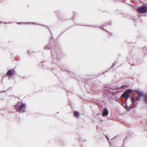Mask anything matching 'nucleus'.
Segmentation results:
<instances>
[{
    "mask_svg": "<svg viewBox=\"0 0 147 147\" xmlns=\"http://www.w3.org/2000/svg\"><path fill=\"white\" fill-rule=\"evenodd\" d=\"M133 92V90L130 89H127L125 91L122 95L121 97L123 98H126L125 101V106L126 107H127V101L130 95V93Z\"/></svg>",
    "mask_w": 147,
    "mask_h": 147,
    "instance_id": "nucleus-1",
    "label": "nucleus"
},
{
    "mask_svg": "<svg viewBox=\"0 0 147 147\" xmlns=\"http://www.w3.org/2000/svg\"><path fill=\"white\" fill-rule=\"evenodd\" d=\"M137 11L142 13H147V6L142 5L141 7L138 8Z\"/></svg>",
    "mask_w": 147,
    "mask_h": 147,
    "instance_id": "nucleus-2",
    "label": "nucleus"
},
{
    "mask_svg": "<svg viewBox=\"0 0 147 147\" xmlns=\"http://www.w3.org/2000/svg\"><path fill=\"white\" fill-rule=\"evenodd\" d=\"M109 111L106 109H105L102 113V116L105 117L107 116L109 114Z\"/></svg>",
    "mask_w": 147,
    "mask_h": 147,
    "instance_id": "nucleus-3",
    "label": "nucleus"
},
{
    "mask_svg": "<svg viewBox=\"0 0 147 147\" xmlns=\"http://www.w3.org/2000/svg\"><path fill=\"white\" fill-rule=\"evenodd\" d=\"M135 92L137 93L138 96H139L140 97H143L144 95V94L142 93V92L140 91L137 90H135Z\"/></svg>",
    "mask_w": 147,
    "mask_h": 147,
    "instance_id": "nucleus-4",
    "label": "nucleus"
},
{
    "mask_svg": "<svg viewBox=\"0 0 147 147\" xmlns=\"http://www.w3.org/2000/svg\"><path fill=\"white\" fill-rule=\"evenodd\" d=\"M26 106V104L23 103L20 105H19V108H18V111L20 112H21L22 109L24 107Z\"/></svg>",
    "mask_w": 147,
    "mask_h": 147,
    "instance_id": "nucleus-5",
    "label": "nucleus"
},
{
    "mask_svg": "<svg viewBox=\"0 0 147 147\" xmlns=\"http://www.w3.org/2000/svg\"><path fill=\"white\" fill-rule=\"evenodd\" d=\"M13 72L11 70H9L7 71V74L9 77H10L12 75Z\"/></svg>",
    "mask_w": 147,
    "mask_h": 147,
    "instance_id": "nucleus-6",
    "label": "nucleus"
},
{
    "mask_svg": "<svg viewBox=\"0 0 147 147\" xmlns=\"http://www.w3.org/2000/svg\"><path fill=\"white\" fill-rule=\"evenodd\" d=\"M143 97L144 98L143 100L147 102V94H145Z\"/></svg>",
    "mask_w": 147,
    "mask_h": 147,
    "instance_id": "nucleus-7",
    "label": "nucleus"
},
{
    "mask_svg": "<svg viewBox=\"0 0 147 147\" xmlns=\"http://www.w3.org/2000/svg\"><path fill=\"white\" fill-rule=\"evenodd\" d=\"M108 25H109L111 26V23L110 22V23H106V24H104L103 25V26H102V28L103 29H105L103 28V27H105V26H107Z\"/></svg>",
    "mask_w": 147,
    "mask_h": 147,
    "instance_id": "nucleus-8",
    "label": "nucleus"
},
{
    "mask_svg": "<svg viewBox=\"0 0 147 147\" xmlns=\"http://www.w3.org/2000/svg\"><path fill=\"white\" fill-rule=\"evenodd\" d=\"M19 105H20L17 103L15 106L16 109L18 111V108H19Z\"/></svg>",
    "mask_w": 147,
    "mask_h": 147,
    "instance_id": "nucleus-9",
    "label": "nucleus"
},
{
    "mask_svg": "<svg viewBox=\"0 0 147 147\" xmlns=\"http://www.w3.org/2000/svg\"><path fill=\"white\" fill-rule=\"evenodd\" d=\"M127 85H122L119 87V88H121V89H125L127 88Z\"/></svg>",
    "mask_w": 147,
    "mask_h": 147,
    "instance_id": "nucleus-10",
    "label": "nucleus"
},
{
    "mask_svg": "<svg viewBox=\"0 0 147 147\" xmlns=\"http://www.w3.org/2000/svg\"><path fill=\"white\" fill-rule=\"evenodd\" d=\"M131 100L132 101V103L133 104H134L135 103V102L136 101V99L135 97H132L131 98Z\"/></svg>",
    "mask_w": 147,
    "mask_h": 147,
    "instance_id": "nucleus-11",
    "label": "nucleus"
},
{
    "mask_svg": "<svg viewBox=\"0 0 147 147\" xmlns=\"http://www.w3.org/2000/svg\"><path fill=\"white\" fill-rule=\"evenodd\" d=\"M74 114L75 116L76 117H78L79 115V113L77 112H75Z\"/></svg>",
    "mask_w": 147,
    "mask_h": 147,
    "instance_id": "nucleus-12",
    "label": "nucleus"
},
{
    "mask_svg": "<svg viewBox=\"0 0 147 147\" xmlns=\"http://www.w3.org/2000/svg\"><path fill=\"white\" fill-rule=\"evenodd\" d=\"M135 98L136 101H138L140 99V97L138 96H137L136 98Z\"/></svg>",
    "mask_w": 147,
    "mask_h": 147,
    "instance_id": "nucleus-13",
    "label": "nucleus"
},
{
    "mask_svg": "<svg viewBox=\"0 0 147 147\" xmlns=\"http://www.w3.org/2000/svg\"><path fill=\"white\" fill-rule=\"evenodd\" d=\"M49 45H48L46 47H45V49H50V48L49 47Z\"/></svg>",
    "mask_w": 147,
    "mask_h": 147,
    "instance_id": "nucleus-14",
    "label": "nucleus"
},
{
    "mask_svg": "<svg viewBox=\"0 0 147 147\" xmlns=\"http://www.w3.org/2000/svg\"><path fill=\"white\" fill-rule=\"evenodd\" d=\"M123 106L124 107L125 109H127V108L128 107H126V106H125V103L123 104Z\"/></svg>",
    "mask_w": 147,
    "mask_h": 147,
    "instance_id": "nucleus-15",
    "label": "nucleus"
},
{
    "mask_svg": "<svg viewBox=\"0 0 147 147\" xmlns=\"http://www.w3.org/2000/svg\"><path fill=\"white\" fill-rule=\"evenodd\" d=\"M51 54L53 56H54V55L53 54V53H52V51H51Z\"/></svg>",
    "mask_w": 147,
    "mask_h": 147,
    "instance_id": "nucleus-16",
    "label": "nucleus"
},
{
    "mask_svg": "<svg viewBox=\"0 0 147 147\" xmlns=\"http://www.w3.org/2000/svg\"><path fill=\"white\" fill-rule=\"evenodd\" d=\"M135 65V64H134V63H132V64H131V65H132V66H134V65Z\"/></svg>",
    "mask_w": 147,
    "mask_h": 147,
    "instance_id": "nucleus-17",
    "label": "nucleus"
},
{
    "mask_svg": "<svg viewBox=\"0 0 147 147\" xmlns=\"http://www.w3.org/2000/svg\"><path fill=\"white\" fill-rule=\"evenodd\" d=\"M106 136V138H107L108 140L109 141V138H108L107 136Z\"/></svg>",
    "mask_w": 147,
    "mask_h": 147,
    "instance_id": "nucleus-18",
    "label": "nucleus"
},
{
    "mask_svg": "<svg viewBox=\"0 0 147 147\" xmlns=\"http://www.w3.org/2000/svg\"><path fill=\"white\" fill-rule=\"evenodd\" d=\"M22 112H25V111H24V110H23V111H22Z\"/></svg>",
    "mask_w": 147,
    "mask_h": 147,
    "instance_id": "nucleus-19",
    "label": "nucleus"
},
{
    "mask_svg": "<svg viewBox=\"0 0 147 147\" xmlns=\"http://www.w3.org/2000/svg\"><path fill=\"white\" fill-rule=\"evenodd\" d=\"M30 51H28V53L29 54H30Z\"/></svg>",
    "mask_w": 147,
    "mask_h": 147,
    "instance_id": "nucleus-20",
    "label": "nucleus"
},
{
    "mask_svg": "<svg viewBox=\"0 0 147 147\" xmlns=\"http://www.w3.org/2000/svg\"><path fill=\"white\" fill-rule=\"evenodd\" d=\"M3 23V22L2 21H0V23Z\"/></svg>",
    "mask_w": 147,
    "mask_h": 147,
    "instance_id": "nucleus-21",
    "label": "nucleus"
},
{
    "mask_svg": "<svg viewBox=\"0 0 147 147\" xmlns=\"http://www.w3.org/2000/svg\"><path fill=\"white\" fill-rule=\"evenodd\" d=\"M126 139V138H125L124 139V141Z\"/></svg>",
    "mask_w": 147,
    "mask_h": 147,
    "instance_id": "nucleus-22",
    "label": "nucleus"
},
{
    "mask_svg": "<svg viewBox=\"0 0 147 147\" xmlns=\"http://www.w3.org/2000/svg\"><path fill=\"white\" fill-rule=\"evenodd\" d=\"M4 24H6V22H4Z\"/></svg>",
    "mask_w": 147,
    "mask_h": 147,
    "instance_id": "nucleus-23",
    "label": "nucleus"
},
{
    "mask_svg": "<svg viewBox=\"0 0 147 147\" xmlns=\"http://www.w3.org/2000/svg\"><path fill=\"white\" fill-rule=\"evenodd\" d=\"M99 115V114H97V115Z\"/></svg>",
    "mask_w": 147,
    "mask_h": 147,
    "instance_id": "nucleus-24",
    "label": "nucleus"
},
{
    "mask_svg": "<svg viewBox=\"0 0 147 147\" xmlns=\"http://www.w3.org/2000/svg\"><path fill=\"white\" fill-rule=\"evenodd\" d=\"M51 38H53V37L51 36Z\"/></svg>",
    "mask_w": 147,
    "mask_h": 147,
    "instance_id": "nucleus-25",
    "label": "nucleus"
},
{
    "mask_svg": "<svg viewBox=\"0 0 147 147\" xmlns=\"http://www.w3.org/2000/svg\"><path fill=\"white\" fill-rule=\"evenodd\" d=\"M33 24H35L34 23H33Z\"/></svg>",
    "mask_w": 147,
    "mask_h": 147,
    "instance_id": "nucleus-26",
    "label": "nucleus"
},
{
    "mask_svg": "<svg viewBox=\"0 0 147 147\" xmlns=\"http://www.w3.org/2000/svg\"><path fill=\"white\" fill-rule=\"evenodd\" d=\"M50 32H51V31H50ZM51 34L52 35V33H51Z\"/></svg>",
    "mask_w": 147,
    "mask_h": 147,
    "instance_id": "nucleus-27",
    "label": "nucleus"
},
{
    "mask_svg": "<svg viewBox=\"0 0 147 147\" xmlns=\"http://www.w3.org/2000/svg\"><path fill=\"white\" fill-rule=\"evenodd\" d=\"M3 92H5V91H3Z\"/></svg>",
    "mask_w": 147,
    "mask_h": 147,
    "instance_id": "nucleus-28",
    "label": "nucleus"
},
{
    "mask_svg": "<svg viewBox=\"0 0 147 147\" xmlns=\"http://www.w3.org/2000/svg\"><path fill=\"white\" fill-rule=\"evenodd\" d=\"M1 111H0V112Z\"/></svg>",
    "mask_w": 147,
    "mask_h": 147,
    "instance_id": "nucleus-29",
    "label": "nucleus"
}]
</instances>
